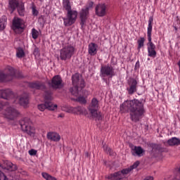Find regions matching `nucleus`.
<instances>
[{"instance_id": "nucleus-32", "label": "nucleus", "mask_w": 180, "mask_h": 180, "mask_svg": "<svg viewBox=\"0 0 180 180\" xmlns=\"http://www.w3.org/2000/svg\"><path fill=\"white\" fill-rule=\"evenodd\" d=\"M76 101L77 102H79L82 105H86V98L82 96H79Z\"/></svg>"}, {"instance_id": "nucleus-1", "label": "nucleus", "mask_w": 180, "mask_h": 180, "mask_svg": "<svg viewBox=\"0 0 180 180\" xmlns=\"http://www.w3.org/2000/svg\"><path fill=\"white\" fill-rule=\"evenodd\" d=\"M120 109L123 113H129V117L131 122H134V123L140 122L146 113L143 99L139 100L134 98L133 100L125 101L120 105Z\"/></svg>"}, {"instance_id": "nucleus-14", "label": "nucleus", "mask_w": 180, "mask_h": 180, "mask_svg": "<svg viewBox=\"0 0 180 180\" xmlns=\"http://www.w3.org/2000/svg\"><path fill=\"white\" fill-rule=\"evenodd\" d=\"M12 29L14 30V32H18V30H23L25 29V20L20 18L14 17L13 19Z\"/></svg>"}, {"instance_id": "nucleus-2", "label": "nucleus", "mask_w": 180, "mask_h": 180, "mask_svg": "<svg viewBox=\"0 0 180 180\" xmlns=\"http://www.w3.org/2000/svg\"><path fill=\"white\" fill-rule=\"evenodd\" d=\"M28 86L30 88H32V89H39L40 91H44V101L45 103L42 104L38 105V109L41 112H44L46 109L48 110H56L57 109V104H53L51 101L53 99V92L50 90H46V84L43 82H32L28 84Z\"/></svg>"}, {"instance_id": "nucleus-13", "label": "nucleus", "mask_w": 180, "mask_h": 180, "mask_svg": "<svg viewBox=\"0 0 180 180\" xmlns=\"http://www.w3.org/2000/svg\"><path fill=\"white\" fill-rule=\"evenodd\" d=\"M50 88H53V89H60L63 88V79L60 75L54 76L51 82H48Z\"/></svg>"}, {"instance_id": "nucleus-39", "label": "nucleus", "mask_w": 180, "mask_h": 180, "mask_svg": "<svg viewBox=\"0 0 180 180\" xmlns=\"http://www.w3.org/2000/svg\"><path fill=\"white\" fill-rule=\"evenodd\" d=\"M29 154L30 155H36V154H37V150H34V149H31L29 150Z\"/></svg>"}, {"instance_id": "nucleus-37", "label": "nucleus", "mask_w": 180, "mask_h": 180, "mask_svg": "<svg viewBox=\"0 0 180 180\" xmlns=\"http://www.w3.org/2000/svg\"><path fill=\"white\" fill-rule=\"evenodd\" d=\"M140 162L139 161L135 162L133 165L130 166L129 168H131V170L133 171V169H136L139 165Z\"/></svg>"}, {"instance_id": "nucleus-9", "label": "nucleus", "mask_w": 180, "mask_h": 180, "mask_svg": "<svg viewBox=\"0 0 180 180\" xmlns=\"http://www.w3.org/2000/svg\"><path fill=\"white\" fill-rule=\"evenodd\" d=\"M75 51V48L71 45H68L63 47L60 51V58L63 61L70 60L72 56H74V52Z\"/></svg>"}, {"instance_id": "nucleus-18", "label": "nucleus", "mask_w": 180, "mask_h": 180, "mask_svg": "<svg viewBox=\"0 0 180 180\" xmlns=\"http://www.w3.org/2000/svg\"><path fill=\"white\" fill-rule=\"evenodd\" d=\"M19 115V112L13 107H8L5 112V117L9 120H13Z\"/></svg>"}, {"instance_id": "nucleus-38", "label": "nucleus", "mask_w": 180, "mask_h": 180, "mask_svg": "<svg viewBox=\"0 0 180 180\" xmlns=\"http://www.w3.org/2000/svg\"><path fill=\"white\" fill-rule=\"evenodd\" d=\"M0 180H9L8 179V177H6V175L2 172V171H0Z\"/></svg>"}, {"instance_id": "nucleus-29", "label": "nucleus", "mask_w": 180, "mask_h": 180, "mask_svg": "<svg viewBox=\"0 0 180 180\" xmlns=\"http://www.w3.org/2000/svg\"><path fill=\"white\" fill-rule=\"evenodd\" d=\"M16 56L18 58H22L25 57V51L21 47H19L16 51Z\"/></svg>"}, {"instance_id": "nucleus-8", "label": "nucleus", "mask_w": 180, "mask_h": 180, "mask_svg": "<svg viewBox=\"0 0 180 180\" xmlns=\"http://www.w3.org/2000/svg\"><path fill=\"white\" fill-rule=\"evenodd\" d=\"M7 74H4V72L0 71V82H9L12 81L13 78L18 77L16 75V70L11 66H7L6 68Z\"/></svg>"}, {"instance_id": "nucleus-11", "label": "nucleus", "mask_w": 180, "mask_h": 180, "mask_svg": "<svg viewBox=\"0 0 180 180\" xmlns=\"http://www.w3.org/2000/svg\"><path fill=\"white\" fill-rule=\"evenodd\" d=\"M94 7V2L89 1L85 8H82L79 13L80 15V26L82 29L84 26H85V23H86V19L88 18V15H89V9Z\"/></svg>"}, {"instance_id": "nucleus-7", "label": "nucleus", "mask_w": 180, "mask_h": 180, "mask_svg": "<svg viewBox=\"0 0 180 180\" xmlns=\"http://www.w3.org/2000/svg\"><path fill=\"white\" fill-rule=\"evenodd\" d=\"M20 126L24 133H26L29 136L34 134V127H33L32 120H30L29 117L22 118L20 121Z\"/></svg>"}, {"instance_id": "nucleus-19", "label": "nucleus", "mask_w": 180, "mask_h": 180, "mask_svg": "<svg viewBox=\"0 0 180 180\" xmlns=\"http://www.w3.org/2000/svg\"><path fill=\"white\" fill-rule=\"evenodd\" d=\"M68 112L75 113V115H86V109L82 106H77L76 108L69 107Z\"/></svg>"}, {"instance_id": "nucleus-6", "label": "nucleus", "mask_w": 180, "mask_h": 180, "mask_svg": "<svg viewBox=\"0 0 180 180\" xmlns=\"http://www.w3.org/2000/svg\"><path fill=\"white\" fill-rule=\"evenodd\" d=\"M116 75V72H115V68L112 66L110 64L107 65H101L100 70V77L103 79V81H106V77L113 78Z\"/></svg>"}, {"instance_id": "nucleus-17", "label": "nucleus", "mask_w": 180, "mask_h": 180, "mask_svg": "<svg viewBox=\"0 0 180 180\" xmlns=\"http://www.w3.org/2000/svg\"><path fill=\"white\" fill-rule=\"evenodd\" d=\"M108 9V6L106 4L101 3L98 4L95 7V13L96 16H99V18H103L106 15V11Z\"/></svg>"}, {"instance_id": "nucleus-5", "label": "nucleus", "mask_w": 180, "mask_h": 180, "mask_svg": "<svg viewBox=\"0 0 180 180\" xmlns=\"http://www.w3.org/2000/svg\"><path fill=\"white\" fill-rule=\"evenodd\" d=\"M98 109H99V101L96 98H93L88 107V110L92 117H95L97 120H102L103 116H102L101 112L98 111Z\"/></svg>"}, {"instance_id": "nucleus-24", "label": "nucleus", "mask_w": 180, "mask_h": 180, "mask_svg": "<svg viewBox=\"0 0 180 180\" xmlns=\"http://www.w3.org/2000/svg\"><path fill=\"white\" fill-rule=\"evenodd\" d=\"M143 153H144V150L141 146H134L131 149L132 155H134V157H141L143 156Z\"/></svg>"}, {"instance_id": "nucleus-36", "label": "nucleus", "mask_w": 180, "mask_h": 180, "mask_svg": "<svg viewBox=\"0 0 180 180\" xmlns=\"http://www.w3.org/2000/svg\"><path fill=\"white\" fill-rule=\"evenodd\" d=\"M104 150L107 153V154H109L110 155H113V150H112V148L108 147H104Z\"/></svg>"}, {"instance_id": "nucleus-44", "label": "nucleus", "mask_w": 180, "mask_h": 180, "mask_svg": "<svg viewBox=\"0 0 180 180\" xmlns=\"http://www.w3.org/2000/svg\"><path fill=\"white\" fill-rule=\"evenodd\" d=\"M58 117H63V115H59Z\"/></svg>"}, {"instance_id": "nucleus-31", "label": "nucleus", "mask_w": 180, "mask_h": 180, "mask_svg": "<svg viewBox=\"0 0 180 180\" xmlns=\"http://www.w3.org/2000/svg\"><path fill=\"white\" fill-rule=\"evenodd\" d=\"M41 175H42L43 178H44V179H46V180H57V179H56L55 177H53V176H51L46 172H42Z\"/></svg>"}, {"instance_id": "nucleus-35", "label": "nucleus", "mask_w": 180, "mask_h": 180, "mask_svg": "<svg viewBox=\"0 0 180 180\" xmlns=\"http://www.w3.org/2000/svg\"><path fill=\"white\" fill-rule=\"evenodd\" d=\"M151 147L153 150H156V151H162V148H161V146L155 143H152Z\"/></svg>"}, {"instance_id": "nucleus-33", "label": "nucleus", "mask_w": 180, "mask_h": 180, "mask_svg": "<svg viewBox=\"0 0 180 180\" xmlns=\"http://www.w3.org/2000/svg\"><path fill=\"white\" fill-rule=\"evenodd\" d=\"M36 5H34V3L32 4L31 9L32 11V15L33 16H37L39 15V11L36 8Z\"/></svg>"}, {"instance_id": "nucleus-3", "label": "nucleus", "mask_w": 180, "mask_h": 180, "mask_svg": "<svg viewBox=\"0 0 180 180\" xmlns=\"http://www.w3.org/2000/svg\"><path fill=\"white\" fill-rule=\"evenodd\" d=\"M63 6L67 11L66 17L63 18V24L65 26H72L77 21L78 11L71 8V2L70 0H63Z\"/></svg>"}, {"instance_id": "nucleus-41", "label": "nucleus", "mask_w": 180, "mask_h": 180, "mask_svg": "<svg viewBox=\"0 0 180 180\" xmlns=\"http://www.w3.org/2000/svg\"><path fill=\"white\" fill-rule=\"evenodd\" d=\"M139 68H140V61L138 60L136 62V64L134 66V70H139Z\"/></svg>"}, {"instance_id": "nucleus-10", "label": "nucleus", "mask_w": 180, "mask_h": 180, "mask_svg": "<svg viewBox=\"0 0 180 180\" xmlns=\"http://www.w3.org/2000/svg\"><path fill=\"white\" fill-rule=\"evenodd\" d=\"M8 8L11 11V13H13L16 9L20 16H23L25 15V5L23 4H19V0H9L8 1Z\"/></svg>"}, {"instance_id": "nucleus-20", "label": "nucleus", "mask_w": 180, "mask_h": 180, "mask_svg": "<svg viewBox=\"0 0 180 180\" xmlns=\"http://www.w3.org/2000/svg\"><path fill=\"white\" fill-rule=\"evenodd\" d=\"M15 96L13 95V92L11 89H6L4 90H0V98L2 99H12Z\"/></svg>"}, {"instance_id": "nucleus-42", "label": "nucleus", "mask_w": 180, "mask_h": 180, "mask_svg": "<svg viewBox=\"0 0 180 180\" xmlns=\"http://www.w3.org/2000/svg\"><path fill=\"white\" fill-rule=\"evenodd\" d=\"M143 180H154V178L151 176H147L146 179Z\"/></svg>"}, {"instance_id": "nucleus-25", "label": "nucleus", "mask_w": 180, "mask_h": 180, "mask_svg": "<svg viewBox=\"0 0 180 180\" xmlns=\"http://www.w3.org/2000/svg\"><path fill=\"white\" fill-rule=\"evenodd\" d=\"M19 103L22 106H27L29 103V94L24 93L19 98Z\"/></svg>"}, {"instance_id": "nucleus-28", "label": "nucleus", "mask_w": 180, "mask_h": 180, "mask_svg": "<svg viewBox=\"0 0 180 180\" xmlns=\"http://www.w3.org/2000/svg\"><path fill=\"white\" fill-rule=\"evenodd\" d=\"M167 144H169V146H179L180 139L176 137H172L170 139L167 140Z\"/></svg>"}, {"instance_id": "nucleus-43", "label": "nucleus", "mask_w": 180, "mask_h": 180, "mask_svg": "<svg viewBox=\"0 0 180 180\" xmlns=\"http://www.w3.org/2000/svg\"><path fill=\"white\" fill-rule=\"evenodd\" d=\"M85 155H86V157H89V153H88V152H86Z\"/></svg>"}, {"instance_id": "nucleus-16", "label": "nucleus", "mask_w": 180, "mask_h": 180, "mask_svg": "<svg viewBox=\"0 0 180 180\" xmlns=\"http://www.w3.org/2000/svg\"><path fill=\"white\" fill-rule=\"evenodd\" d=\"M131 172V169L130 167H128L127 169H122L121 172H117L115 173L109 174L108 178L109 179L113 178V179L122 180V179H123L124 175H127V174H129V172Z\"/></svg>"}, {"instance_id": "nucleus-34", "label": "nucleus", "mask_w": 180, "mask_h": 180, "mask_svg": "<svg viewBox=\"0 0 180 180\" xmlns=\"http://www.w3.org/2000/svg\"><path fill=\"white\" fill-rule=\"evenodd\" d=\"M32 39H34V40H36V39H37L39 37V31H37V30L33 28L32 30Z\"/></svg>"}, {"instance_id": "nucleus-12", "label": "nucleus", "mask_w": 180, "mask_h": 180, "mask_svg": "<svg viewBox=\"0 0 180 180\" xmlns=\"http://www.w3.org/2000/svg\"><path fill=\"white\" fill-rule=\"evenodd\" d=\"M137 88H139V80L133 77L129 78L127 84L128 95H134L137 92Z\"/></svg>"}, {"instance_id": "nucleus-30", "label": "nucleus", "mask_w": 180, "mask_h": 180, "mask_svg": "<svg viewBox=\"0 0 180 180\" xmlns=\"http://www.w3.org/2000/svg\"><path fill=\"white\" fill-rule=\"evenodd\" d=\"M146 41V39L144 37H140L139 39H138V50H140L141 47H144V42Z\"/></svg>"}, {"instance_id": "nucleus-22", "label": "nucleus", "mask_w": 180, "mask_h": 180, "mask_svg": "<svg viewBox=\"0 0 180 180\" xmlns=\"http://www.w3.org/2000/svg\"><path fill=\"white\" fill-rule=\"evenodd\" d=\"M48 140H51V141L58 142L61 140V136L57 132H48L47 134Z\"/></svg>"}, {"instance_id": "nucleus-4", "label": "nucleus", "mask_w": 180, "mask_h": 180, "mask_svg": "<svg viewBox=\"0 0 180 180\" xmlns=\"http://www.w3.org/2000/svg\"><path fill=\"white\" fill-rule=\"evenodd\" d=\"M72 82L73 86L70 89V92L74 96H78L79 92L85 88V81L79 77V74L75 73L72 76Z\"/></svg>"}, {"instance_id": "nucleus-27", "label": "nucleus", "mask_w": 180, "mask_h": 180, "mask_svg": "<svg viewBox=\"0 0 180 180\" xmlns=\"http://www.w3.org/2000/svg\"><path fill=\"white\" fill-rule=\"evenodd\" d=\"M6 25H8V18H6V15H3L0 18V32L5 30Z\"/></svg>"}, {"instance_id": "nucleus-45", "label": "nucleus", "mask_w": 180, "mask_h": 180, "mask_svg": "<svg viewBox=\"0 0 180 180\" xmlns=\"http://www.w3.org/2000/svg\"><path fill=\"white\" fill-rule=\"evenodd\" d=\"M0 167H1V164H0Z\"/></svg>"}, {"instance_id": "nucleus-40", "label": "nucleus", "mask_w": 180, "mask_h": 180, "mask_svg": "<svg viewBox=\"0 0 180 180\" xmlns=\"http://www.w3.org/2000/svg\"><path fill=\"white\" fill-rule=\"evenodd\" d=\"M34 56H39L40 54V51H39V48L36 47L34 49V52H33Z\"/></svg>"}, {"instance_id": "nucleus-15", "label": "nucleus", "mask_w": 180, "mask_h": 180, "mask_svg": "<svg viewBox=\"0 0 180 180\" xmlns=\"http://www.w3.org/2000/svg\"><path fill=\"white\" fill-rule=\"evenodd\" d=\"M148 28H147V36H148V43L147 46H152L154 44L153 41H151V34L153 33V25L154 23V17L150 16L149 17L148 21Z\"/></svg>"}, {"instance_id": "nucleus-21", "label": "nucleus", "mask_w": 180, "mask_h": 180, "mask_svg": "<svg viewBox=\"0 0 180 180\" xmlns=\"http://www.w3.org/2000/svg\"><path fill=\"white\" fill-rule=\"evenodd\" d=\"M148 56L150 57L151 58H155L157 57V51L155 49H157V46H155V44L153 45H148Z\"/></svg>"}, {"instance_id": "nucleus-26", "label": "nucleus", "mask_w": 180, "mask_h": 180, "mask_svg": "<svg viewBox=\"0 0 180 180\" xmlns=\"http://www.w3.org/2000/svg\"><path fill=\"white\" fill-rule=\"evenodd\" d=\"M4 169H7V171L13 172L18 169V167L13 165L12 162L9 161H6L4 162Z\"/></svg>"}, {"instance_id": "nucleus-23", "label": "nucleus", "mask_w": 180, "mask_h": 180, "mask_svg": "<svg viewBox=\"0 0 180 180\" xmlns=\"http://www.w3.org/2000/svg\"><path fill=\"white\" fill-rule=\"evenodd\" d=\"M88 53L89 56H96L98 53V45L94 42L89 44Z\"/></svg>"}]
</instances>
